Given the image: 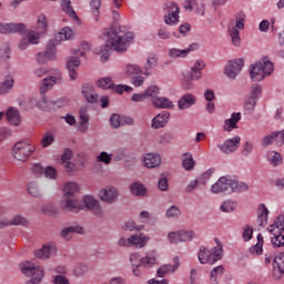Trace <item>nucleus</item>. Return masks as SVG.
Segmentation results:
<instances>
[{"mask_svg":"<svg viewBox=\"0 0 284 284\" xmlns=\"http://www.w3.org/2000/svg\"><path fill=\"white\" fill-rule=\"evenodd\" d=\"M68 103H70L68 98L52 100L45 98V95H42L40 101L37 103V108L40 110H59V108H64V105H68Z\"/></svg>","mask_w":284,"mask_h":284,"instance_id":"12","label":"nucleus"},{"mask_svg":"<svg viewBox=\"0 0 284 284\" xmlns=\"http://www.w3.org/2000/svg\"><path fill=\"white\" fill-rule=\"evenodd\" d=\"M243 65H245V61L243 59L231 60L225 67V74L229 79H234L239 77V72L243 70Z\"/></svg>","mask_w":284,"mask_h":284,"instance_id":"18","label":"nucleus"},{"mask_svg":"<svg viewBox=\"0 0 284 284\" xmlns=\"http://www.w3.org/2000/svg\"><path fill=\"white\" fill-rule=\"evenodd\" d=\"M90 8L92 9V14L95 21H99V14L101 10V0H91Z\"/></svg>","mask_w":284,"mask_h":284,"instance_id":"55","label":"nucleus"},{"mask_svg":"<svg viewBox=\"0 0 284 284\" xmlns=\"http://www.w3.org/2000/svg\"><path fill=\"white\" fill-rule=\"evenodd\" d=\"M48 32V18L44 14L38 17V33L45 34Z\"/></svg>","mask_w":284,"mask_h":284,"instance_id":"52","label":"nucleus"},{"mask_svg":"<svg viewBox=\"0 0 284 284\" xmlns=\"http://www.w3.org/2000/svg\"><path fill=\"white\" fill-rule=\"evenodd\" d=\"M144 168H159L161 165V155L148 153L143 159Z\"/></svg>","mask_w":284,"mask_h":284,"instance_id":"32","label":"nucleus"},{"mask_svg":"<svg viewBox=\"0 0 284 284\" xmlns=\"http://www.w3.org/2000/svg\"><path fill=\"white\" fill-rule=\"evenodd\" d=\"M168 241L172 244L182 243L181 231L169 233Z\"/></svg>","mask_w":284,"mask_h":284,"instance_id":"61","label":"nucleus"},{"mask_svg":"<svg viewBox=\"0 0 284 284\" xmlns=\"http://www.w3.org/2000/svg\"><path fill=\"white\" fill-rule=\"evenodd\" d=\"M274 141H282L284 143V129L282 131H274L263 138V143H274Z\"/></svg>","mask_w":284,"mask_h":284,"instance_id":"38","label":"nucleus"},{"mask_svg":"<svg viewBox=\"0 0 284 284\" xmlns=\"http://www.w3.org/2000/svg\"><path fill=\"white\" fill-rule=\"evenodd\" d=\"M40 37H41V33L34 32V31H30L27 39L29 40V43L31 45H39Z\"/></svg>","mask_w":284,"mask_h":284,"instance_id":"62","label":"nucleus"},{"mask_svg":"<svg viewBox=\"0 0 284 284\" xmlns=\"http://www.w3.org/2000/svg\"><path fill=\"white\" fill-rule=\"evenodd\" d=\"M196 165V162L194 161V158L192 156V153H184L182 155V168L186 172H192L194 170V166Z\"/></svg>","mask_w":284,"mask_h":284,"instance_id":"36","label":"nucleus"},{"mask_svg":"<svg viewBox=\"0 0 284 284\" xmlns=\"http://www.w3.org/2000/svg\"><path fill=\"white\" fill-rule=\"evenodd\" d=\"M126 77H134V74H143V68L136 63H129L125 65Z\"/></svg>","mask_w":284,"mask_h":284,"instance_id":"42","label":"nucleus"},{"mask_svg":"<svg viewBox=\"0 0 284 284\" xmlns=\"http://www.w3.org/2000/svg\"><path fill=\"white\" fill-rule=\"evenodd\" d=\"M74 36V31H72V29H70V27H64V28H62L61 29V31L58 33V36H57V39L58 40H55L57 42L58 41H69V39L71 38V37H73Z\"/></svg>","mask_w":284,"mask_h":284,"instance_id":"49","label":"nucleus"},{"mask_svg":"<svg viewBox=\"0 0 284 284\" xmlns=\"http://www.w3.org/2000/svg\"><path fill=\"white\" fill-rule=\"evenodd\" d=\"M73 234H83V227H81L79 225L67 226L60 233L62 239H64L65 241H70V239H72Z\"/></svg>","mask_w":284,"mask_h":284,"instance_id":"33","label":"nucleus"},{"mask_svg":"<svg viewBox=\"0 0 284 284\" xmlns=\"http://www.w3.org/2000/svg\"><path fill=\"white\" fill-rule=\"evenodd\" d=\"M168 121H170V112L162 111L161 113H159L153 118L151 128H153V130L165 128Z\"/></svg>","mask_w":284,"mask_h":284,"instance_id":"26","label":"nucleus"},{"mask_svg":"<svg viewBox=\"0 0 284 284\" xmlns=\"http://www.w3.org/2000/svg\"><path fill=\"white\" fill-rule=\"evenodd\" d=\"M111 128H121V115L113 113L110 118Z\"/></svg>","mask_w":284,"mask_h":284,"instance_id":"64","label":"nucleus"},{"mask_svg":"<svg viewBox=\"0 0 284 284\" xmlns=\"http://www.w3.org/2000/svg\"><path fill=\"white\" fill-rule=\"evenodd\" d=\"M148 241H150V237H145L143 234H134L129 237V243H131V246L134 245V247H145Z\"/></svg>","mask_w":284,"mask_h":284,"instance_id":"34","label":"nucleus"},{"mask_svg":"<svg viewBox=\"0 0 284 284\" xmlns=\"http://www.w3.org/2000/svg\"><path fill=\"white\" fill-rule=\"evenodd\" d=\"M53 75H49L40 83V94H45L48 90H51L54 85H61L63 83V75L59 69H54Z\"/></svg>","mask_w":284,"mask_h":284,"instance_id":"11","label":"nucleus"},{"mask_svg":"<svg viewBox=\"0 0 284 284\" xmlns=\"http://www.w3.org/2000/svg\"><path fill=\"white\" fill-rule=\"evenodd\" d=\"M36 148L32 143H16L12 148V156L17 161L26 162Z\"/></svg>","mask_w":284,"mask_h":284,"instance_id":"10","label":"nucleus"},{"mask_svg":"<svg viewBox=\"0 0 284 284\" xmlns=\"http://www.w3.org/2000/svg\"><path fill=\"white\" fill-rule=\"evenodd\" d=\"M61 8L65 14L73 19V21H79V16H77V11L72 8V2L70 0H62Z\"/></svg>","mask_w":284,"mask_h":284,"instance_id":"37","label":"nucleus"},{"mask_svg":"<svg viewBox=\"0 0 284 284\" xmlns=\"http://www.w3.org/2000/svg\"><path fill=\"white\" fill-rule=\"evenodd\" d=\"M72 150L64 149L63 154L61 155V165H63L69 176H74V174L79 172V168H83L85 165V162L83 160L78 161L77 163L70 162V160L72 159Z\"/></svg>","mask_w":284,"mask_h":284,"instance_id":"9","label":"nucleus"},{"mask_svg":"<svg viewBox=\"0 0 284 284\" xmlns=\"http://www.w3.org/2000/svg\"><path fill=\"white\" fill-rule=\"evenodd\" d=\"M164 23L165 26H179L181 19V9L176 2H165L164 3Z\"/></svg>","mask_w":284,"mask_h":284,"instance_id":"8","label":"nucleus"},{"mask_svg":"<svg viewBox=\"0 0 284 284\" xmlns=\"http://www.w3.org/2000/svg\"><path fill=\"white\" fill-rule=\"evenodd\" d=\"M199 49V43H191L186 49L172 48L169 50L170 59H185L190 52Z\"/></svg>","mask_w":284,"mask_h":284,"instance_id":"21","label":"nucleus"},{"mask_svg":"<svg viewBox=\"0 0 284 284\" xmlns=\"http://www.w3.org/2000/svg\"><path fill=\"white\" fill-rule=\"evenodd\" d=\"M130 191L132 194H134V196H145V194H148L145 186L139 182L131 184Z\"/></svg>","mask_w":284,"mask_h":284,"instance_id":"44","label":"nucleus"},{"mask_svg":"<svg viewBox=\"0 0 284 284\" xmlns=\"http://www.w3.org/2000/svg\"><path fill=\"white\" fill-rule=\"evenodd\" d=\"M26 32V24L24 23H14V22H9V23H0V34H23Z\"/></svg>","mask_w":284,"mask_h":284,"instance_id":"17","label":"nucleus"},{"mask_svg":"<svg viewBox=\"0 0 284 284\" xmlns=\"http://www.w3.org/2000/svg\"><path fill=\"white\" fill-rule=\"evenodd\" d=\"M82 95L84 97L87 103H97L99 101V94H97L94 87L90 83L82 85Z\"/></svg>","mask_w":284,"mask_h":284,"instance_id":"25","label":"nucleus"},{"mask_svg":"<svg viewBox=\"0 0 284 284\" xmlns=\"http://www.w3.org/2000/svg\"><path fill=\"white\" fill-rule=\"evenodd\" d=\"M192 105H196V97H194L192 93L182 95L178 101L179 110H189V108H192Z\"/></svg>","mask_w":284,"mask_h":284,"instance_id":"27","label":"nucleus"},{"mask_svg":"<svg viewBox=\"0 0 284 284\" xmlns=\"http://www.w3.org/2000/svg\"><path fill=\"white\" fill-rule=\"evenodd\" d=\"M212 174H214V169H209L204 173L200 175L197 179L200 185H207L210 179H212Z\"/></svg>","mask_w":284,"mask_h":284,"instance_id":"54","label":"nucleus"},{"mask_svg":"<svg viewBox=\"0 0 284 284\" xmlns=\"http://www.w3.org/2000/svg\"><path fill=\"white\" fill-rule=\"evenodd\" d=\"M176 270H179V264L175 265H163L158 270V276H160L161 278H163V276H165V274H172V272H176Z\"/></svg>","mask_w":284,"mask_h":284,"instance_id":"50","label":"nucleus"},{"mask_svg":"<svg viewBox=\"0 0 284 284\" xmlns=\"http://www.w3.org/2000/svg\"><path fill=\"white\" fill-rule=\"evenodd\" d=\"M274 72V63L267 59H262L254 63L250 69V77L252 81H263L265 77H270Z\"/></svg>","mask_w":284,"mask_h":284,"instance_id":"4","label":"nucleus"},{"mask_svg":"<svg viewBox=\"0 0 284 284\" xmlns=\"http://www.w3.org/2000/svg\"><path fill=\"white\" fill-rule=\"evenodd\" d=\"M263 235L257 234V242L255 245L250 247V254H252V256H261V254H263Z\"/></svg>","mask_w":284,"mask_h":284,"instance_id":"39","label":"nucleus"},{"mask_svg":"<svg viewBox=\"0 0 284 284\" xmlns=\"http://www.w3.org/2000/svg\"><path fill=\"white\" fill-rule=\"evenodd\" d=\"M272 274L274 278L278 280L284 274V252L277 254L273 260V271Z\"/></svg>","mask_w":284,"mask_h":284,"instance_id":"23","label":"nucleus"},{"mask_svg":"<svg viewBox=\"0 0 284 284\" xmlns=\"http://www.w3.org/2000/svg\"><path fill=\"white\" fill-rule=\"evenodd\" d=\"M79 65H81V59H79V57L72 55L67 58L65 68L71 81H77V79H79V73L77 72Z\"/></svg>","mask_w":284,"mask_h":284,"instance_id":"20","label":"nucleus"},{"mask_svg":"<svg viewBox=\"0 0 284 284\" xmlns=\"http://www.w3.org/2000/svg\"><path fill=\"white\" fill-rule=\"evenodd\" d=\"M261 92H263V87H261L260 84H253L251 87V93L248 97H251V99H255L256 101H258V97H261Z\"/></svg>","mask_w":284,"mask_h":284,"instance_id":"58","label":"nucleus"},{"mask_svg":"<svg viewBox=\"0 0 284 284\" xmlns=\"http://www.w3.org/2000/svg\"><path fill=\"white\" fill-rule=\"evenodd\" d=\"M8 225H21L22 227H28L30 221L22 215H14L12 220L0 219V230L2 227H8Z\"/></svg>","mask_w":284,"mask_h":284,"instance_id":"24","label":"nucleus"},{"mask_svg":"<svg viewBox=\"0 0 284 284\" xmlns=\"http://www.w3.org/2000/svg\"><path fill=\"white\" fill-rule=\"evenodd\" d=\"M14 88V78L8 75L6 80L0 83V94H8Z\"/></svg>","mask_w":284,"mask_h":284,"instance_id":"40","label":"nucleus"},{"mask_svg":"<svg viewBox=\"0 0 284 284\" xmlns=\"http://www.w3.org/2000/svg\"><path fill=\"white\" fill-rule=\"evenodd\" d=\"M217 148L223 154H232L239 150V143H220Z\"/></svg>","mask_w":284,"mask_h":284,"instance_id":"45","label":"nucleus"},{"mask_svg":"<svg viewBox=\"0 0 284 284\" xmlns=\"http://www.w3.org/2000/svg\"><path fill=\"white\" fill-rule=\"evenodd\" d=\"M79 119L80 122L78 124L79 132H88V128H90V113H88V105H83L79 110Z\"/></svg>","mask_w":284,"mask_h":284,"instance_id":"22","label":"nucleus"},{"mask_svg":"<svg viewBox=\"0 0 284 284\" xmlns=\"http://www.w3.org/2000/svg\"><path fill=\"white\" fill-rule=\"evenodd\" d=\"M152 105L162 110H172V108H174V104L172 101H170V99L159 95L158 98L152 99Z\"/></svg>","mask_w":284,"mask_h":284,"instance_id":"30","label":"nucleus"},{"mask_svg":"<svg viewBox=\"0 0 284 284\" xmlns=\"http://www.w3.org/2000/svg\"><path fill=\"white\" fill-rule=\"evenodd\" d=\"M81 205L83 206V209L85 207L99 219H103V216L105 215V213L103 212V207L101 206V202H99V200H97L92 195H85L82 200Z\"/></svg>","mask_w":284,"mask_h":284,"instance_id":"14","label":"nucleus"},{"mask_svg":"<svg viewBox=\"0 0 284 284\" xmlns=\"http://www.w3.org/2000/svg\"><path fill=\"white\" fill-rule=\"evenodd\" d=\"M220 210L225 213L234 212L236 210V202L226 200L221 204Z\"/></svg>","mask_w":284,"mask_h":284,"instance_id":"53","label":"nucleus"},{"mask_svg":"<svg viewBox=\"0 0 284 284\" xmlns=\"http://www.w3.org/2000/svg\"><path fill=\"white\" fill-rule=\"evenodd\" d=\"M152 265H156V252H150L142 257V267H152Z\"/></svg>","mask_w":284,"mask_h":284,"instance_id":"46","label":"nucleus"},{"mask_svg":"<svg viewBox=\"0 0 284 284\" xmlns=\"http://www.w3.org/2000/svg\"><path fill=\"white\" fill-rule=\"evenodd\" d=\"M131 265L134 266H142L143 265V257L139 253H133L130 255Z\"/></svg>","mask_w":284,"mask_h":284,"instance_id":"60","label":"nucleus"},{"mask_svg":"<svg viewBox=\"0 0 284 284\" xmlns=\"http://www.w3.org/2000/svg\"><path fill=\"white\" fill-rule=\"evenodd\" d=\"M20 271L24 276H31L26 284H39L43 281V268L34 265L32 262H22L19 265Z\"/></svg>","mask_w":284,"mask_h":284,"instance_id":"7","label":"nucleus"},{"mask_svg":"<svg viewBox=\"0 0 284 284\" xmlns=\"http://www.w3.org/2000/svg\"><path fill=\"white\" fill-rule=\"evenodd\" d=\"M97 85L102 90H112V88H114V82H112V78L106 77L98 80Z\"/></svg>","mask_w":284,"mask_h":284,"instance_id":"51","label":"nucleus"},{"mask_svg":"<svg viewBox=\"0 0 284 284\" xmlns=\"http://www.w3.org/2000/svg\"><path fill=\"white\" fill-rule=\"evenodd\" d=\"M55 254H57V243L54 242H48L42 246V248L36 251L37 258H40L41 261L51 258V256H54Z\"/></svg>","mask_w":284,"mask_h":284,"instance_id":"19","label":"nucleus"},{"mask_svg":"<svg viewBox=\"0 0 284 284\" xmlns=\"http://www.w3.org/2000/svg\"><path fill=\"white\" fill-rule=\"evenodd\" d=\"M57 59V40H50L47 43V49L36 55L37 63L44 65L47 61H54Z\"/></svg>","mask_w":284,"mask_h":284,"instance_id":"13","label":"nucleus"},{"mask_svg":"<svg viewBox=\"0 0 284 284\" xmlns=\"http://www.w3.org/2000/svg\"><path fill=\"white\" fill-rule=\"evenodd\" d=\"M98 197L106 205H114L119 199V190L114 186H105L99 191Z\"/></svg>","mask_w":284,"mask_h":284,"instance_id":"15","label":"nucleus"},{"mask_svg":"<svg viewBox=\"0 0 284 284\" xmlns=\"http://www.w3.org/2000/svg\"><path fill=\"white\" fill-rule=\"evenodd\" d=\"M248 186L245 182H241L231 178V192H247Z\"/></svg>","mask_w":284,"mask_h":284,"instance_id":"41","label":"nucleus"},{"mask_svg":"<svg viewBox=\"0 0 284 284\" xmlns=\"http://www.w3.org/2000/svg\"><path fill=\"white\" fill-rule=\"evenodd\" d=\"M215 243L216 246H214L212 250L205 246L200 247L197 258L202 265H214V263H217V261L223 258V244L219 237H215Z\"/></svg>","mask_w":284,"mask_h":284,"instance_id":"3","label":"nucleus"},{"mask_svg":"<svg viewBox=\"0 0 284 284\" xmlns=\"http://www.w3.org/2000/svg\"><path fill=\"white\" fill-rule=\"evenodd\" d=\"M240 121H241V112L232 113L231 118L224 121V126H223L224 131L232 132V130H236V128H239L236 123H239Z\"/></svg>","mask_w":284,"mask_h":284,"instance_id":"31","label":"nucleus"},{"mask_svg":"<svg viewBox=\"0 0 284 284\" xmlns=\"http://www.w3.org/2000/svg\"><path fill=\"white\" fill-rule=\"evenodd\" d=\"M267 159H268L271 165H273V168H276V166L281 165V163H283V158L281 156V153L275 152V151L268 152Z\"/></svg>","mask_w":284,"mask_h":284,"instance_id":"47","label":"nucleus"},{"mask_svg":"<svg viewBox=\"0 0 284 284\" xmlns=\"http://www.w3.org/2000/svg\"><path fill=\"white\" fill-rule=\"evenodd\" d=\"M232 192V176L226 175L220 178L216 183L211 186L212 194H221V192Z\"/></svg>","mask_w":284,"mask_h":284,"instance_id":"16","label":"nucleus"},{"mask_svg":"<svg viewBox=\"0 0 284 284\" xmlns=\"http://www.w3.org/2000/svg\"><path fill=\"white\" fill-rule=\"evenodd\" d=\"M104 37H108L105 44L100 47L99 54L103 63L110 59L111 52H118L119 54H124L130 48V43L134 39V33L128 31L125 27L112 26L106 29Z\"/></svg>","mask_w":284,"mask_h":284,"instance_id":"1","label":"nucleus"},{"mask_svg":"<svg viewBox=\"0 0 284 284\" xmlns=\"http://www.w3.org/2000/svg\"><path fill=\"white\" fill-rule=\"evenodd\" d=\"M223 272H225V268L223 265L216 266L211 271V284H219V278L223 276Z\"/></svg>","mask_w":284,"mask_h":284,"instance_id":"43","label":"nucleus"},{"mask_svg":"<svg viewBox=\"0 0 284 284\" xmlns=\"http://www.w3.org/2000/svg\"><path fill=\"white\" fill-rule=\"evenodd\" d=\"M28 192L30 196H33L34 199H41V196H43V193L41 192V189L39 187V184L37 182L29 183Z\"/></svg>","mask_w":284,"mask_h":284,"instance_id":"48","label":"nucleus"},{"mask_svg":"<svg viewBox=\"0 0 284 284\" xmlns=\"http://www.w3.org/2000/svg\"><path fill=\"white\" fill-rule=\"evenodd\" d=\"M158 67H159V59H156V55H151L146 59V62L142 68V74H144V77H152V70H154V68H158Z\"/></svg>","mask_w":284,"mask_h":284,"instance_id":"28","label":"nucleus"},{"mask_svg":"<svg viewBox=\"0 0 284 284\" xmlns=\"http://www.w3.org/2000/svg\"><path fill=\"white\" fill-rule=\"evenodd\" d=\"M270 214V211L267 210V206L265 204H260L257 207V223L258 225H267V216Z\"/></svg>","mask_w":284,"mask_h":284,"instance_id":"35","label":"nucleus"},{"mask_svg":"<svg viewBox=\"0 0 284 284\" xmlns=\"http://www.w3.org/2000/svg\"><path fill=\"white\" fill-rule=\"evenodd\" d=\"M267 231L273 235L271 237L273 247H284V215L277 216L274 223L267 227Z\"/></svg>","mask_w":284,"mask_h":284,"instance_id":"5","label":"nucleus"},{"mask_svg":"<svg viewBox=\"0 0 284 284\" xmlns=\"http://www.w3.org/2000/svg\"><path fill=\"white\" fill-rule=\"evenodd\" d=\"M7 121L10 125L19 126L21 124V114L19 110L9 108L6 112Z\"/></svg>","mask_w":284,"mask_h":284,"instance_id":"29","label":"nucleus"},{"mask_svg":"<svg viewBox=\"0 0 284 284\" xmlns=\"http://www.w3.org/2000/svg\"><path fill=\"white\" fill-rule=\"evenodd\" d=\"M194 236H196L194 231H185V230L180 231V237H181L182 243L192 241L194 239Z\"/></svg>","mask_w":284,"mask_h":284,"instance_id":"59","label":"nucleus"},{"mask_svg":"<svg viewBox=\"0 0 284 284\" xmlns=\"http://www.w3.org/2000/svg\"><path fill=\"white\" fill-rule=\"evenodd\" d=\"M158 37L159 39H170L171 37V33L170 31L168 30V27L165 26H160L159 30H158Z\"/></svg>","mask_w":284,"mask_h":284,"instance_id":"63","label":"nucleus"},{"mask_svg":"<svg viewBox=\"0 0 284 284\" xmlns=\"http://www.w3.org/2000/svg\"><path fill=\"white\" fill-rule=\"evenodd\" d=\"M160 92H161V90L159 89V87L151 85L144 91V94H145L146 99H148V97L151 98V102H152V99H156L159 97Z\"/></svg>","mask_w":284,"mask_h":284,"instance_id":"57","label":"nucleus"},{"mask_svg":"<svg viewBox=\"0 0 284 284\" xmlns=\"http://www.w3.org/2000/svg\"><path fill=\"white\" fill-rule=\"evenodd\" d=\"M245 29V12L240 11L235 16V24L230 23L227 26V32L231 37V41L235 48L241 45V32L239 30Z\"/></svg>","mask_w":284,"mask_h":284,"instance_id":"6","label":"nucleus"},{"mask_svg":"<svg viewBox=\"0 0 284 284\" xmlns=\"http://www.w3.org/2000/svg\"><path fill=\"white\" fill-rule=\"evenodd\" d=\"M63 196L60 202V207L67 212H81L83 204L79 201V184L77 182H68L64 184Z\"/></svg>","mask_w":284,"mask_h":284,"instance_id":"2","label":"nucleus"},{"mask_svg":"<svg viewBox=\"0 0 284 284\" xmlns=\"http://www.w3.org/2000/svg\"><path fill=\"white\" fill-rule=\"evenodd\" d=\"M256 103H258V100L247 95L246 100L244 101V110L246 112H254V109L256 108Z\"/></svg>","mask_w":284,"mask_h":284,"instance_id":"56","label":"nucleus"}]
</instances>
